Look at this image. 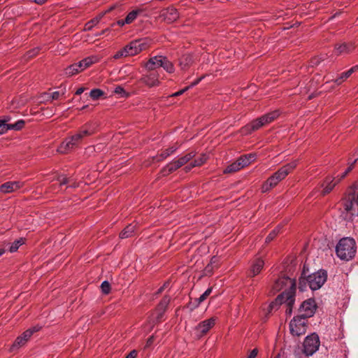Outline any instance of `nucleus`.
I'll return each mask as SVG.
<instances>
[{
    "instance_id": "nucleus-1",
    "label": "nucleus",
    "mask_w": 358,
    "mask_h": 358,
    "mask_svg": "<svg viewBox=\"0 0 358 358\" xmlns=\"http://www.w3.org/2000/svg\"><path fill=\"white\" fill-rule=\"evenodd\" d=\"M273 289L277 292L283 289V292L275 299V303H285L287 306L286 313L291 315L295 301V280L285 276L279 278L275 281L273 285Z\"/></svg>"
},
{
    "instance_id": "nucleus-2",
    "label": "nucleus",
    "mask_w": 358,
    "mask_h": 358,
    "mask_svg": "<svg viewBox=\"0 0 358 358\" xmlns=\"http://www.w3.org/2000/svg\"><path fill=\"white\" fill-rule=\"evenodd\" d=\"M96 128V123L86 124L78 133L66 138L57 148V152L62 154L67 153L69 151L78 146L85 137L94 134Z\"/></svg>"
},
{
    "instance_id": "nucleus-3",
    "label": "nucleus",
    "mask_w": 358,
    "mask_h": 358,
    "mask_svg": "<svg viewBox=\"0 0 358 358\" xmlns=\"http://www.w3.org/2000/svg\"><path fill=\"white\" fill-rule=\"evenodd\" d=\"M327 279V273L324 270H320L308 275L307 277H306L305 273H303L301 277L299 278V288L301 291H304L306 285L308 283L310 289L317 290L324 284Z\"/></svg>"
},
{
    "instance_id": "nucleus-4",
    "label": "nucleus",
    "mask_w": 358,
    "mask_h": 358,
    "mask_svg": "<svg viewBox=\"0 0 358 358\" xmlns=\"http://www.w3.org/2000/svg\"><path fill=\"white\" fill-rule=\"evenodd\" d=\"M336 252L337 256L341 260L349 261L352 259L356 253L355 240L349 237L341 238L336 247Z\"/></svg>"
},
{
    "instance_id": "nucleus-5",
    "label": "nucleus",
    "mask_w": 358,
    "mask_h": 358,
    "mask_svg": "<svg viewBox=\"0 0 358 358\" xmlns=\"http://www.w3.org/2000/svg\"><path fill=\"white\" fill-rule=\"evenodd\" d=\"M148 46V45L145 39L134 40L125 45L122 49L117 51L113 57L117 59L121 57L134 56L138 54L142 50H145Z\"/></svg>"
},
{
    "instance_id": "nucleus-6",
    "label": "nucleus",
    "mask_w": 358,
    "mask_h": 358,
    "mask_svg": "<svg viewBox=\"0 0 358 358\" xmlns=\"http://www.w3.org/2000/svg\"><path fill=\"white\" fill-rule=\"evenodd\" d=\"M280 115L278 110H274L265 114L260 117L254 120L250 123L248 124L242 128V133L244 134H248L254 131H256L262 127L266 125L274 120H275Z\"/></svg>"
},
{
    "instance_id": "nucleus-7",
    "label": "nucleus",
    "mask_w": 358,
    "mask_h": 358,
    "mask_svg": "<svg viewBox=\"0 0 358 358\" xmlns=\"http://www.w3.org/2000/svg\"><path fill=\"white\" fill-rule=\"evenodd\" d=\"M307 320L301 316L294 317L289 323L290 332L293 336H300L306 332Z\"/></svg>"
},
{
    "instance_id": "nucleus-8",
    "label": "nucleus",
    "mask_w": 358,
    "mask_h": 358,
    "mask_svg": "<svg viewBox=\"0 0 358 358\" xmlns=\"http://www.w3.org/2000/svg\"><path fill=\"white\" fill-rule=\"evenodd\" d=\"M320 340L315 334L308 336L303 342V352L309 356L313 355L319 348Z\"/></svg>"
},
{
    "instance_id": "nucleus-9",
    "label": "nucleus",
    "mask_w": 358,
    "mask_h": 358,
    "mask_svg": "<svg viewBox=\"0 0 358 358\" xmlns=\"http://www.w3.org/2000/svg\"><path fill=\"white\" fill-rule=\"evenodd\" d=\"M316 307L314 299H309L303 301L299 308V316L304 317L306 320L308 317H312L316 310Z\"/></svg>"
},
{
    "instance_id": "nucleus-10",
    "label": "nucleus",
    "mask_w": 358,
    "mask_h": 358,
    "mask_svg": "<svg viewBox=\"0 0 358 358\" xmlns=\"http://www.w3.org/2000/svg\"><path fill=\"white\" fill-rule=\"evenodd\" d=\"M297 164L298 160H294L281 167L278 171L274 173L273 176L278 180V182H280L296 167Z\"/></svg>"
},
{
    "instance_id": "nucleus-11",
    "label": "nucleus",
    "mask_w": 358,
    "mask_h": 358,
    "mask_svg": "<svg viewBox=\"0 0 358 358\" xmlns=\"http://www.w3.org/2000/svg\"><path fill=\"white\" fill-rule=\"evenodd\" d=\"M217 318L211 317L200 322L195 328L198 337L205 335L215 324Z\"/></svg>"
},
{
    "instance_id": "nucleus-12",
    "label": "nucleus",
    "mask_w": 358,
    "mask_h": 358,
    "mask_svg": "<svg viewBox=\"0 0 358 358\" xmlns=\"http://www.w3.org/2000/svg\"><path fill=\"white\" fill-rule=\"evenodd\" d=\"M40 327H34L31 329L25 331L21 336H18L12 345V349L18 348L23 346L26 342L29 339L34 332L38 331Z\"/></svg>"
},
{
    "instance_id": "nucleus-13",
    "label": "nucleus",
    "mask_w": 358,
    "mask_h": 358,
    "mask_svg": "<svg viewBox=\"0 0 358 358\" xmlns=\"http://www.w3.org/2000/svg\"><path fill=\"white\" fill-rule=\"evenodd\" d=\"M161 17L169 23L176 21L179 17V13L176 8L173 6L164 9L161 12Z\"/></svg>"
},
{
    "instance_id": "nucleus-14",
    "label": "nucleus",
    "mask_w": 358,
    "mask_h": 358,
    "mask_svg": "<svg viewBox=\"0 0 358 358\" xmlns=\"http://www.w3.org/2000/svg\"><path fill=\"white\" fill-rule=\"evenodd\" d=\"M22 187V183L20 181H9L2 184L0 186V192L8 194L17 191Z\"/></svg>"
},
{
    "instance_id": "nucleus-15",
    "label": "nucleus",
    "mask_w": 358,
    "mask_h": 358,
    "mask_svg": "<svg viewBox=\"0 0 358 358\" xmlns=\"http://www.w3.org/2000/svg\"><path fill=\"white\" fill-rule=\"evenodd\" d=\"M338 182L339 180H337L336 178L331 176L327 177L321 185V187H322V195L329 194Z\"/></svg>"
},
{
    "instance_id": "nucleus-16",
    "label": "nucleus",
    "mask_w": 358,
    "mask_h": 358,
    "mask_svg": "<svg viewBox=\"0 0 358 358\" xmlns=\"http://www.w3.org/2000/svg\"><path fill=\"white\" fill-rule=\"evenodd\" d=\"M148 73L142 78L143 82L148 87H153L158 85L159 81L156 71H148Z\"/></svg>"
},
{
    "instance_id": "nucleus-17",
    "label": "nucleus",
    "mask_w": 358,
    "mask_h": 358,
    "mask_svg": "<svg viewBox=\"0 0 358 358\" xmlns=\"http://www.w3.org/2000/svg\"><path fill=\"white\" fill-rule=\"evenodd\" d=\"M355 49V45L352 43H337L335 45V52L336 55H340L344 53L348 54Z\"/></svg>"
},
{
    "instance_id": "nucleus-18",
    "label": "nucleus",
    "mask_w": 358,
    "mask_h": 358,
    "mask_svg": "<svg viewBox=\"0 0 358 358\" xmlns=\"http://www.w3.org/2000/svg\"><path fill=\"white\" fill-rule=\"evenodd\" d=\"M162 66V55H157L151 57L145 64V67L147 71H155Z\"/></svg>"
},
{
    "instance_id": "nucleus-19",
    "label": "nucleus",
    "mask_w": 358,
    "mask_h": 358,
    "mask_svg": "<svg viewBox=\"0 0 358 358\" xmlns=\"http://www.w3.org/2000/svg\"><path fill=\"white\" fill-rule=\"evenodd\" d=\"M264 266V262L263 259L261 258L255 259L251 265L249 276L254 277L258 275L262 270Z\"/></svg>"
},
{
    "instance_id": "nucleus-20",
    "label": "nucleus",
    "mask_w": 358,
    "mask_h": 358,
    "mask_svg": "<svg viewBox=\"0 0 358 358\" xmlns=\"http://www.w3.org/2000/svg\"><path fill=\"white\" fill-rule=\"evenodd\" d=\"M257 158L256 153H250L248 155H244L241 156L236 161L239 164V166L241 169L248 166L252 162H254Z\"/></svg>"
},
{
    "instance_id": "nucleus-21",
    "label": "nucleus",
    "mask_w": 358,
    "mask_h": 358,
    "mask_svg": "<svg viewBox=\"0 0 358 358\" xmlns=\"http://www.w3.org/2000/svg\"><path fill=\"white\" fill-rule=\"evenodd\" d=\"M280 182L272 175L262 185V192H266L275 187Z\"/></svg>"
},
{
    "instance_id": "nucleus-22",
    "label": "nucleus",
    "mask_w": 358,
    "mask_h": 358,
    "mask_svg": "<svg viewBox=\"0 0 358 358\" xmlns=\"http://www.w3.org/2000/svg\"><path fill=\"white\" fill-rule=\"evenodd\" d=\"M357 65L352 66L349 70L343 72L340 76L336 79L335 82L337 83V85H341L344 80L348 78L354 72L357 71Z\"/></svg>"
},
{
    "instance_id": "nucleus-23",
    "label": "nucleus",
    "mask_w": 358,
    "mask_h": 358,
    "mask_svg": "<svg viewBox=\"0 0 358 358\" xmlns=\"http://www.w3.org/2000/svg\"><path fill=\"white\" fill-rule=\"evenodd\" d=\"M136 224H130L127 225L120 234V238H127L132 236L134 234Z\"/></svg>"
},
{
    "instance_id": "nucleus-24",
    "label": "nucleus",
    "mask_w": 358,
    "mask_h": 358,
    "mask_svg": "<svg viewBox=\"0 0 358 358\" xmlns=\"http://www.w3.org/2000/svg\"><path fill=\"white\" fill-rule=\"evenodd\" d=\"M207 160V157L206 155H202L199 158L196 159L193 162H192L189 165L185 167V170L186 172L189 171L193 167L200 166L203 164Z\"/></svg>"
},
{
    "instance_id": "nucleus-25",
    "label": "nucleus",
    "mask_w": 358,
    "mask_h": 358,
    "mask_svg": "<svg viewBox=\"0 0 358 358\" xmlns=\"http://www.w3.org/2000/svg\"><path fill=\"white\" fill-rule=\"evenodd\" d=\"M194 155L195 154L194 152H189L185 155V156L176 160H174L173 162L179 169L180 167L187 163L189 160H191L194 157Z\"/></svg>"
},
{
    "instance_id": "nucleus-26",
    "label": "nucleus",
    "mask_w": 358,
    "mask_h": 358,
    "mask_svg": "<svg viewBox=\"0 0 358 358\" xmlns=\"http://www.w3.org/2000/svg\"><path fill=\"white\" fill-rule=\"evenodd\" d=\"M193 62L192 56L190 55H184L180 59V66L182 70H185Z\"/></svg>"
},
{
    "instance_id": "nucleus-27",
    "label": "nucleus",
    "mask_w": 358,
    "mask_h": 358,
    "mask_svg": "<svg viewBox=\"0 0 358 358\" xmlns=\"http://www.w3.org/2000/svg\"><path fill=\"white\" fill-rule=\"evenodd\" d=\"M169 302H170V298L169 296H164L162 299V300L159 303L158 308H157L158 310L160 311V313H159V316L157 317V320H159L162 317V315H163L164 312L165 311L166 307L168 306Z\"/></svg>"
},
{
    "instance_id": "nucleus-28",
    "label": "nucleus",
    "mask_w": 358,
    "mask_h": 358,
    "mask_svg": "<svg viewBox=\"0 0 358 358\" xmlns=\"http://www.w3.org/2000/svg\"><path fill=\"white\" fill-rule=\"evenodd\" d=\"M166 72L171 73L174 71L173 64L167 59V57L162 55V66Z\"/></svg>"
},
{
    "instance_id": "nucleus-29",
    "label": "nucleus",
    "mask_w": 358,
    "mask_h": 358,
    "mask_svg": "<svg viewBox=\"0 0 358 358\" xmlns=\"http://www.w3.org/2000/svg\"><path fill=\"white\" fill-rule=\"evenodd\" d=\"M240 163H238L237 161L234 162V163L229 165L224 171V173H230L236 172L241 169V168L239 166Z\"/></svg>"
},
{
    "instance_id": "nucleus-30",
    "label": "nucleus",
    "mask_w": 358,
    "mask_h": 358,
    "mask_svg": "<svg viewBox=\"0 0 358 358\" xmlns=\"http://www.w3.org/2000/svg\"><path fill=\"white\" fill-rule=\"evenodd\" d=\"M178 167L176 165L173 161L169 164H167L162 170V173L164 176L168 175L173 171L177 170Z\"/></svg>"
},
{
    "instance_id": "nucleus-31",
    "label": "nucleus",
    "mask_w": 358,
    "mask_h": 358,
    "mask_svg": "<svg viewBox=\"0 0 358 358\" xmlns=\"http://www.w3.org/2000/svg\"><path fill=\"white\" fill-rule=\"evenodd\" d=\"M24 243V240L23 238H20L18 240H16L11 244L10 247L9 248V251L10 252H15V251L17 250L19 247L21 246L22 245H23Z\"/></svg>"
},
{
    "instance_id": "nucleus-32",
    "label": "nucleus",
    "mask_w": 358,
    "mask_h": 358,
    "mask_svg": "<svg viewBox=\"0 0 358 358\" xmlns=\"http://www.w3.org/2000/svg\"><path fill=\"white\" fill-rule=\"evenodd\" d=\"M80 72L77 66L76 65V64H73L69 66H68L66 69H65V73L66 75L69 76H73L78 73Z\"/></svg>"
},
{
    "instance_id": "nucleus-33",
    "label": "nucleus",
    "mask_w": 358,
    "mask_h": 358,
    "mask_svg": "<svg viewBox=\"0 0 358 358\" xmlns=\"http://www.w3.org/2000/svg\"><path fill=\"white\" fill-rule=\"evenodd\" d=\"M138 14V10H132L125 17L124 22L127 24H131L136 18Z\"/></svg>"
},
{
    "instance_id": "nucleus-34",
    "label": "nucleus",
    "mask_w": 358,
    "mask_h": 358,
    "mask_svg": "<svg viewBox=\"0 0 358 358\" xmlns=\"http://www.w3.org/2000/svg\"><path fill=\"white\" fill-rule=\"evenodd\" d=\"M59 93L58 91H55L50 94L48 92L43 93V97L45 101L57 99L59 97Z\"/></svg>"
},
{
    "instance_id": "nucleus-35",
    "label": "nucleus",
    "mask_w": 358,
    "mask_h": 358,
    "mask_svg": "<svg viewBox=\"0 0 358 358\" xmlns=\"http://www.w3.org/2000/svg\"><path fill=\"white\" fill-rule=\"evenodd\" d=\"M24 124V122L23 120H18L15 124H9L8 129L9 130H20L21 129Z\"/></svg>"
},
{
    "instance_id": "nucleus-36",
    "label": "nucleus",
    "mask_w": 358,
    "mask_h": 358,
    "mask_svg": "<svg viewBox=\"0 0 358 358\" xmlns=\"http://www.w3.org/2000/svg\"><path fill=\"white\" fill-rule=\"evenodd\" d=\"M103 96H104L103 91H90V97L92 100H97Z\"/></svg>"
},
{
    "instance_id": "nucleus-37",
    "label": "nucleus",
    "mask_w": 358,
    "mask_h": 358,
    "mask_svg": "<svg viewBox=\"0 0 358 358\" xmlns=\"http://www.w3.org/2000/svg\"><path fill=\"white\" fill-rule=\"evenodd\" d=\"M103 14H101L99 17L94 18L90 22H88L85 25V29L87 30H90L94 25L96 24L99 22L100 19L103 17Z\"/></svg>"
},
{
    "instance_id": "nucleus-38",
    "label": "nucleus",
    "mask_w": 358,
    "mask_h": 358,
    "mask_svg": "<svg viewBox=\"0 0 358 358\" xmlns=\"http://www.w3.org/2000/svg\"><path fill=\"white\" fill-rule=\"evenodd\" d=\"M212 292V288L207 289L201 296L199 298L197 299L198 303H201L203 301L206 299V298Z\"/></svg>"
},
{
    "instance_id": "nucleus-39",
    "label": "nucleus",
    "mask_w": 358,
    "mask_h": 358,
    "mask_svg": "<svg viewBox=\"0 0 358 358\" xmlns=\"http://www.w3.org/2000/svg\"><path fill=\"white\" fill-rule=\"evenodd\" d=\"M101 289L103 294H108L110 291V285L109 282L106 280L103 281L101 285Z\"/></svg>"
},
{
    "instance_id": "nucleus-40",
    "label": "nucleus",
    "mask_w": 358,
    "mask_h": 358,
    "mask_svg": "<svg viewBox=\"0 0 358 358\" xmlns=\"http://www.w3.org/2000/svg\"><path fill=\"white\" fill-rule=\"evenodd\" d=\"M96 62V57H87L83 59V64L84 67H89L92 64L95 63Z\"/></svg>"
},
{
    "instance_id": "nucleus-41",
    "label": "nucleus",
    "mask_w": 358,
    "mask_h": 358,
    "mask_svg": "<svg viewBox=\"0 0 358 358\" xmlns=\"http://www.w3.org/2000/svg\"><path fill=\"white\" fill-rule=\"evenodd\" d=\"M6 121L7 120H0V134H3L9 130V124H6Z\"/></svg>"
},
{
    "instance_id": "nucleus-42",
    "label": "nucleus",
    "mask_w": 358,
    "mask_h": 358,
    "mask_svg": "<svg viewBox=\"0 0 358 358\" xmlns=\"http://www.w3.org/2000/svg\"><path fill=\"white\" fill-rule=\"evenodd\" d=\"M203 78V77L202 76L199 78L196 79L195 80L192 82L189 85L184 87L182 90H189L190 88H192V87H194L196 85H197Z\"/></svg>"
},
{
    "instance_id": "nucleus-43",
    "label": "nucleus",
    "mask_w": 358,
    "mask_h": 358,
    "mask_svg": "<svg viewBox=\"0 0 358 358\" xmlns=\"http://www.w3.org/2000/svg\"><path fill=\"white\" fill-rule=\"evenodd\" d=\"M324 59V57H314L310 61L311 66H317Z\"/></svg>"
},
{
    "instance_id": "nucleus-44",
    "label": "nucleus",
    "mask_w": 358,
    "mask_h": 358,
    "mask_svg": "<svg viewBox=\"0 0 358 358\" xmlns=\"http://www.w3.org/2000/svg\"><path fill=\"white\" fill-rule=\"evenodd\" d=\"M176 150V148H170L167 150H166L164 152H163L161 155L163 159L164 158H166L168 156H169L171 154H172L173 152H175V150Z\"/></svg>"
},
{
    "instance_id": "nucleus-45",
    "label": "nucleus",
    "mask_w": 358,
    "mask_h": 358,
    "mask_svg": "<svg viewBox=\"0 0 358 358\" xmlns=\"http://www.w3.org/2000/svg\"><path fill=\"white\" fill-rule=\"evenodd\" d=\"M354 203L352 201H346L344 203V208L347 211H350L352 209Z\"/></svg>"
},
{
    "instance_id": "nucleus-46",
    "label": "nucleus",
    "mask_w": 358,
    "mask_h": 358,
    "mask_svg": "<svg viewBox=\"0 0 358 358\" xmlns=\"http://www.w3.org/2000/svg\"><path fill=\"white\" fill-rule=\"evenodd\" d=\"M57 180L60 185H66L69 182L68 179L64 176L58 177Z\"/></svg>"
},
{
    "instance_id": "nucleus-47",
    "label": "nucleus",
    "mask_w": 358,
    "mask_h": 358,
    "mask_svg": "<svg viewBox=\"0 0 358 358\" xmlns=\"http://www.w3.org/2000/svg\"><path fill=\"white\" fill-rule=\"evenodd\" d=\"M276 236L275 235V233L274 232H271L268 236L265 239V242L266 243H269L271 242L272 240H273V238L275 237Z\"/></svg>"
},
{
    "instance_id": "nucleus-48",
    "label": "nucleus",
    "mask_w": 358,
    "mask_h": 358,
    "mask_svg": "<svg viewBox=\"0 0 358 358\" xmlns=\"http://www.w3.org/2000/svg\"><path fill=\"white\" fill-rule=\"evenodd\" d=\"M258 355V350L257 348L253 349L249 354L248 358H255Z\"/></svg>"
},
{
    "instance_id": "nucleus-49",
    "label": "nucleus",
    "mask_w": 358,
    "mask_h": 358,
    "mask_svg": "<svg viewBox=\"0 0 358 358\" xmlns=\"http://www.w3.org/2000/svg\"><path fill=\"white\" fill-rule=\"evenodd\" d=\"M154 341V336H150L146 341L145 348H149L153 343Z\"/></svg>"
},
{
    "instance_id": "nucleus-50",
    "label": "nucleus",
    "mask_w": 358,
    "mask_h": 358,
    "mask_svg": "<svg viewBox=\"0 0 358 358\" xmlns=\"http://www.w3.org/2000/svg\"><path fill=\"white\" fill-rule=\"evenodd\" d=\"M138 352L136 350H133L131 351L125 358H136L137 356Z\"/></svg>"
},
{
    "instance_id": "nucleus-51",
    "label": "nucleus",
    "mask_w": 358,
    "mask_h": 358,
    "mask_svg": "<svg viewBox=\"0 0 358 358\" xmlns=\"http://www.w3.org/2000/svg\"><path fill=\"white\" fill-rule=\"evenodd\" d=\"M76 65L77 66V67L80 71H82L87 68V67H84L83 59L78 63H76Z\"/></svg>"
},
{
    "instance_id": "nucleus-52",
    "label": "nucleus",
    "mask_w": 358,
    "mask_h": 358,
    "mask_svg": "<svg viewBox=\"0 0 358 358\" xmlns=\"http://www.w3.org/2000/svg\"><path fill=\"white\" fill-rule=\"evenodd\" d=\"M357 159H355L351 164H350L349 166L347 168V169L345 171V172L348 174V173H350L353 167H354V164H355Z\"/></svg>"
},
{
    "instance_id": "nucleus-53",
    "label": "nucleus",
    "mask_w": 358,
    "mask_h": 358,
    "mask_svg": "<svg viewBox=\"0 0 358 358\" xmlns=\"http://www.w3.org/2000/svg\"><path fill=\"white\" fill-rule=\"evenodd\" d=\"M347 175H348V174H347L345 172H344V173H343L341 176H338L336 177V179H337V180H339V182H340V181H341L342 179H343V178H344Z\"/></svg>"
},
{
    "instance_id": "nucleus-54",
    "label": "nucleus",
    "mask_w": 358,
    "mask_h": 358,
    "mask_svg": "<svg viewBox=\"0 0 358 358\" xmlns=\"http://www.w3.org/2000/svg\"><path fill=\"white\" fill-rule=\"evenodd\" d=\"M48 0H34V2L38 4V5H43Z\"/></svg>"
},
{
    "instance_id": "nucleus-55",
    "label": "nucleus",
    "mask_w": 358,
    "mask_h": 358,
    "mask_svg": "<svg viewBox=\"0 0 358 358\" xmlns=\"http://www.w3.org/2000/svg\"><path fill=\"white\" fill-rule=\"evenodd\" d=\"M280 229H281V227L280 226H278L276 228H275L272 232H274L275 233V235L277 236L278 234V233L280 232Z\"/></svg>"
},
{
    "instance_id": "nucleus-56",
    "label": "nucleus",
    "mask_w": 358,
    "mask_h": 358,
    "mask_svg": "<svg viewBox=\"0 0 358 358\" xmlns=\"http://www.w3.org/2000/svg\"><path fill=\"white\" fill-rule=\"evenodd\" d=\"M280 229H281V227L280 226H278L276 228H275L272 232H274L275 233V235L277 236L278 234V233L280 232Z\"/></svg>"
},
{
    "instance_id": "nucleus-57",
    "label": "nucleus",
    "mask_w": 358,
    "mask_h": 358,
    "mask_svg": "<svg viewBox=\"0 0 358 358\" xmlns=\"http://www.w3.org/2000/svg\"><path fill=\"white\" fill-rule=\"evenodd\" d=\"M185 91H177L176 92L173 93V94L170 95L171 96H178L181 95Z\"/></svg>"
},
{
    "instance_id": "nucleus-58",
    "label": "nucleus",
    "mask_w": 358,
    "mask_h": 358,
    "mask_svg": "<svg viewBox=\"0 0 358 358\" xmlns=\"http://www.w3.org/2000/svg\"><path fill=\"white\" fill-rule=\"evenodd\" d=\"M36 54H37V51L34 50L31 52H29L28 57H31L34 56Z\"/></svg>"
},
{
    "instance_id": "nucleus-59",
    "label": "nucleus",
    "mask_w": 358,
    "mask_h": 358,
    "mask_svg": "<svg viewBox=\"0 0 358 358\" xmlns=\"http://www.w3.org/2000/svg\"><path fill=\"white\" fill-rule=\"evenodd\" d=\"M117 24L119 25V26H123L125 24H127L126 22H124V20H120L117 22Z\"/></svg>"
},
{
    "instance_id": "nucleus-60",
    "label": "nucleus",
    "mask_w": 358,
    "mask_h": 358,
    "mask_svg": "<svg viewBox=\"0 0 358 358\" xmlns=\"http://www.w3.org/2000/svg\"><path fill=\"white\" fill-rule=\"evenodd\" d=\"M167 286H169V282H166V283L164 285V286H163V287H162L159 289V292H162V290L164 289V288L165 287H167Z\"/></svg>"
},
{
    "instance_id": "nucleus-61",
    "label": "nucleus",
    "mask_w": 358,
    "mask_h": 358,
    "mask_svg": "<svg viewBox=\"0 0 358 358\" xmlns=\"http://www.w3.org/2000/svg\"><path fill=\"white\" fill-rule=\"evenodd\" d=\"M108 29H105V30H103L101 32L99 33V34H96V36H101L102 34H103L106 31H107Z\"/></svg>"
},
{
    "instance_id": "nucleus-62",
    "label": "nucleus",
    "mask_w": 358,
    "mask_h": 358,
    "mask_svg": "<svg viewBox=\"0 0 358 358\" xmlns=\"http://www.w3.org/2000/svg\"><path fill=\"white\" fill-rule=\"evenodd\" d=\"M115 90H124L120 85H118L117 86Z\"/></svg>"
},
{
    "instance_id": "nucleus-63",
    "label": "nucleus",
    "mask_w": 358,
    "mask_h": 358,
    "mask_svg": "<svg viewBox=\"0 0 358 358\" xmlns=\"http://www.w3.org/2000/svg\"><path fill=\"white\" fill-rule=\"evenodd\" d=\"M115 93H117V94H122V92L124 94L126 92V91H118V90H116L115 91Z\"/></svg>"
},
{
    "instance_id": "nucleus-64",
    "label": "nucleus",
    "mask_w": 358,
    "mask_h": 358,
    "mask_svg": "<svg viewBox=\"0 0 358 358\" xmlns=\"http://www.w3.org/2000/svg\"><path fill=\"white\" fill-rule=\"evenodd\" d=\"M5 250L3 249H0V256H1L4 253Z\"/></svg>"
}]
</instances>
